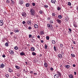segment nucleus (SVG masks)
Wrapping results in <instances>:
<instances>
[{"label":"nucleus","instance_id":"1","mask_svg":"<svg viewBox=\"0 0 78 78\" xmlns=\"http://www.w3.org/2000/svg\"><path fill=\"white\" fill-rule=\"evenodd\" d=\"M30 14L32 16H34L35 15L36 13L35 12V10L33 9H30Z\"/></svg>","mask_w":78,"mask_h":78},{"label":"nucleus","instance_id":"2","mask_svg":"<svg viewBox=\"0 0 78 78\" xmlns=\"http://www.w3.org/2000/svg\"><path fill=\"white\" fill-rule=\"evenodd\" d=\"M56 21L58 24H61V22H62L61 20L59 19H57Z\"/></svg>","mask_w":78,"mask_h":78},{"label":"nucleus","instance_id":"3","mask_svg":"<svg viewBox=\"0 0 78 78\" xmlns=\"http://www.w3.org/2000/svg\"><path fill=\"white\" fill-rule=\"evenodd\" d=\"M48 27L49 28H51H51H52L53 26L51 24H48L47 25Z\"/></svg>","mask_w":78,"mask_h":78},{"label":"nucleus","instance_id":"4","mask_svg":"<svg viewBox=\"0 0 78 78\" xmlns=\"http://www.w3.org/2000/svg\"><path fill=\"white\" fill-rule=\"evenodd\" d=\"M3 24H4V23L3 20H0V26H3Z\"/></svg>","mask_w":78,"mask_h":78},{"label":"nucleus","instance_id":"5","mask_svg":"<svg viewBox=\"0 0 78 78\" xmlns=\"http://www.w3.org/2000/svg\"><path fill=\"white\" fill-rule=\"evenodd\" d=\"M14 32L15 33H19V30H18L17 28H16L14 30Z\"/></svg>","mask_w":78,"mask_h":78},{"label":"nucleus","instance_id":"6","mask_svg":"<svg viewBox=\"0 0 78 78\" xmlns=\"http://www.w3.org/2000/svg\"><path fill=\"white\" fill-rule=\"evenodd\" d=\"M22 16L23 17H26L27 16V14L25 12H23L22 13Z\"/></svg>","mask_w":78,"mask_h":78},{"label":"nucleus","instance_id":"7","mask_svg":"<svg viewBox=\"0 0 78 78\" xmlns=\"http://www.w3.org/2000/svg\"><path fill=\"white\" fill-rule=\"evenodd\" d=\"M9 51V53L11 54V55H14V51H13L12 50H10Z\"/></svg>","mask_w":78,"mask_h":78},{"label":"nucleus","instance_id":"8","mask_svg":"<svg viewBox=\"0 0 78 78\" xmlns=\"http://www.w3.org/2000/svg\"><path fill=\"white\" fill-rule=\"evenodd\" d=\"M54 78H59V75L58 74H55L54 76Z\"/></svg>","mask_w":78,"mask_h":78},{"label":"nucleus","instance_id":"9","mask_svg":"<svg viewBox=\"0 0 78 78\" xmlns=\"http://www.w3.org/2000/svg\"><path fill=\"white\" fill-rule=\"evenodd\" d=\"M31 20H27V23L28 25H30L31 24Z\"/></svg>","mask_w":78,"mask_h":78},{"label":"nucleus","instance_id":"10","mask_svg":"<svg viewBox=\"0 0 78 78\" xmlns=\"http://www.w3.org/2000/svg\"><path fill=\"white\" fill-rule=\"evenodd\" d=\"M4 66L5 65H4V64H3V63H2L0 65V67L2 69V68H4Z\"/></svg>","mask_w":78,"mask_h":78},{"label":"nucleus","instance_id":"11","mask_svg":"<svg viewBox=\"0 0 78 78\" xmlns=\"http://www.w3.org/2000/svg\"><path fill=\"white\" fill-rule=\"evenodd\" d=\"M44 66L45 67L47 68L48 67V65L47 63L45 62L44 64Z\"/></svg>","mask_w":78,"mask_h":78},{"label":"nucleus","instance_id":"12","mask_svg":"<svg viewBox=\"0 0 78 78\" xmlns=\"http://www.w3.org/2000/svg\"><path fill=\"white\" fill-rule=\"evenodd\" d=\"M57 73H58V76L59 75L60 77V76H61V73L57 71Z\"/></svg>","mask_w":78,"mask_h":78},{"label":"nucleus","instance_id":"13","mask_svg":"<svg viewBox=\"0 0 78 78\" xmlns=\"http://www.w3.org/2000/svg\"><path fill=\"white\" fill-rule=\"evenodd\" d=\"M34 27L35 28H38L39 26L35 24L34 25Z\"/></svg>","mask_w":78,"mask_h":78},{"label":"nucleus","instance_id":"14","mask_svg":"<svg viewBox=\"0 0 78 78\" xmlns=\"http://www.w3.org/2000/svg\"><path fill=\"white\" fill-rule=\"evenodd\" d=\"M58 56L59 58H62V55L61 54H58Z\"/></svg>","mask_w":78,"mask_h":78},{"label":"nucleus","instance_id":"15","mask_svg":"<svg viewBox=\"0 0 78 78\" xmlns=\"http://www.w3.org/2000/svg\"><path fill=\"white\" fill-rule=\"evenodd\" d=\"M19 3L20 4V5H22L23 4V1L22 0H20L19 2Z\"/></svg>","mask_w":78,"mask_h":78},{"label":"nucleus","instance_id":"16","mask_svg":"<svg viewBox=\"0 0 78 78\" xmlns=\"http://www.w3.org/2000/svg\"><path fill=\"white\" fill-rule=\"evenodd\" d=\"M56 49H57V47L55 46H54V51H57V50Z\"/></svg>","mask_w":78,"mask_h":78},{"label":"nucleus","instance_id":"17","mask_svg":"<svg viewBox=\"0 0 78 78\" xmlns=\"http://www.w3.org/2000/svg\"><path fill=\"white\" fill-rule=\"evenodd\" d=\"M69 20V18H68V17H66L65 20V22H67V21H68Z\"/></svg>","mask_w":78,"mask_h":78},{"label":"nucleus","instance_id":"18","mask_svg":"<svg viewBox=\"0 0 78 78\" xmlns=\"http://www.w3.org/2000/svg\"><path fill=\"white\" fill-rule=\"evenodd\" d=\"M9 72H10L11 73H12V72H13V70L12 69H11V68H9Z\"/></svg>","mask_w":78,"mask_h":78},{"label":"nucleus","instance_id":"19","mask_svg":"<svg viewBox=\"0 0 78 78\" xmlns=\"http://www.w3.org/2000/svg\"><path fill=\"white\" fill-rule=\"evenodd\" d=\"M40 34H41V35H44V32L43 31H40Z\"/></svg>","mask_w":78,"mask_h":78},{"label":"nucleus","instance_id":"20","mask_svg":"<svg viewBox=\"0 0 78 78\" xmlns=\"http://www.w3.org/2000/svg\"><path fill=\"white\" fill-rule=\"evenodd\" d=\"M68 30H69V31H68V33L69 34H70L71 33V32H72V29L70 28H69Z\"/></svg>","mask_w":78,"mask_h":78},{"label":"nucleus","instance_id":"21","mask_svg":"<svg viewBox=\"0 0 78 78\" xmlns=\"http://www.w3.org/2000/svg\"><path fill=\"white\" fill-rule=\"evenodd\" d=\"M51 3L55 4V2H56V0H51Z\"/></svg>","mask_w":78,"mask_h":78},{"label":"nucleus","instance_id":"22","mask_svg":"<svg viewBox=\"0 0 78 78\" xmlns=\"http://www.w3.org/2000/svg\"><path fill=\"white\" fill-rule=\"evenodd\" d=\"M26 7H29L30 6V4L28 3H27L26 4Z\"/></svg>","mask_w":78,"mask_h":78},{"label":"nucleus","instance_id":"23","mask_svg":"<svg viewBox=\"0 0 78 78\" xmlns=\"http://www.w3.org/2000/svg\"><path fill=\"white\" fill-rule=\"evenodd\" d=\"M65 67H66V68H67L68 69L69 68V67H70V66L69 65H65Z\"/></svg>","mask_w":78,"mask_h":78},{"label":"nucleus","instance_id":"24","mask_svg":"<svg viewBox=\"0 0 78 78\" xmlns=\"http://www.w3.org/2000/svg\"><path fill=\"white\" fill-rule=\"evenodd\" d=\"M52 17H55V12H52Z\"/></svg>","mask_w":78,"mask_h":78},{"label":"nucleus","instance_id":"25","mask_svg":"<svg viewBox=\"0 0 78 78\" xmlns=\"http://www.w3.org/2000/svg\"><path fill=\"white\" fill-rule=\"evenodd\" d=\"M58 17L59 19H62V16L61 15H59L58 16Z\"/></svg>","mask_w":78,"mask_h":78},{"label":"nucleus","instance_id":"26","mask_svg":"<svg viewBox=\"0 0 78 78\" xmlns=\"http://www.w3.org/2000/svg\"><path fill=\"white\" fill-rule=\"evenodd\" d=\"M31 49L32 51H34L35 49L33 47H32L31 48Z\"/></svg>","mask_w":78,"mask_h":78},{"label":"nucleus","instance_id":"27","mask_svg":"<svg viewBox=\"0 0 78 78\" xmlns=\"http://www.w3.org/2000/svg\"><path fill=\"white\" fill-rule=\"evenodd\" d=\"M71 56L72 57L74 58V57H75V55L73 54H71Z\"/></svg>","mask_w":78,"mask_h":78},{"label":"nucleus","instance_id":"28","mask_svg":"<svg viewBox=\"0 0 78 78\" xmlns=\"http://www.w3.org/2000/svg\"><path fill=\"white\" fill-rule=\"evenodd\" d=\"M69 78H73V75H72V74H70L69 75Z\"/></svg>","mask_w":78,"mask_h":78},{"label":"nucleus","instance_id":"29","mask_svg":"<svg viewBox=\"0 0 78 78\" xmlns=\"http://www.w3.org/2000/svg\"><path fill=\"white\" fill-rule=\"evenodd\" d=\"M15 67L16 69H20V67L18 66H16Z\"/></svg>","mask_w":78,"mask_h":78},{"label":"nucleus","instance_id":"30","mask_svg":"<svg viewBox=\"0 0 78 78\" xmlns=\"http://www.w3.org/2000/svg\"><path fill=\"white\" fill-rule=\"evenodd\" d=\"M5 45L6 46V47H8V45H9L8 43V42H6L5 44Z\"/></svg>","mask_w":78,"mask_h":78},{"label":"nucleus","instance_id":"31","mask_svg":"<svg viewBox=\"0 0 78 78\" xmlns=\"http://www.w3.org/2000/svg\"><path fill=\"white\" fill-rule=\"evenodd\" d=\"M52 43L53 44H55L56 42L55 41V40H52Z\"/></svg>","mask_w":78,"mask_h":78},{"label":"nucleus","instance_id":"32","mask_svg":"<svg viewBox=\"0 0 78 78\" xmlns=\"http://www.w3.org/2000/svg\"><path fill=\"white\" fill-rule=\"evenodd\" d=\"M49 22L50 23H53V20H50Z\"/></svg>","mask_w":78,"mask_h":78},{"label":"nucleus","instance_id":"33","mask_svg":"<svg viewBox=\"0 0 78 78\" xmlns=\"http://www.w3.org/2000/svg\"><path fill=\"white\" fill-rule=\"evenodd\" d=\"M73 25L74 27H77V25H76V23H73Z\"/></svg>","mask_w":78,"mask_h":78},{"label":"nucleus","instance_id":"34","mask_svg":"<svg viewBox=\"0 0 78 78\" xmlns=\"http://www.w3.org/2000/svg\"><path fill=\"white\" fill-rule=\"evenodd\" d=\"M19 49V48H18V47H17V46H15L14 47V49L15 50H17V49Z\"/></svg>","mask_w":78,"mask_h":78},{"label":"nucleus","instance_id":"35","mask_svg":"<svg viewBox=\"0 0 78 78\" xmlns=\"http://www.w3.org/2000/svg\"><path fill=\"white\" fill-rule=\"evenodd\" d=\"M20 55L21 56H23V55H25V53L22 52L21 53H20Z\"/></svg>","mask_w":78,"mask_h":78},{"label":"nucleus","instance_id":"36","mask_svg":"<svg viewBox=\"0 0 78 78\" xmlns=\"http://www.w3.org/2000/svg\"><path fill=\"white\" fill-rule=\"evenodd\" d=\"M47 44H45L44 45V48L45 49H47Z\"/></svg>","mask_w":78,"mask_h":78},{"label":"nucleus","instance_id":"37","mask_svg":"<svg viewBox=\"0 0 78 78\" xmlns=\"http://www.w3.org/2000/svg\"><path fill=\"white\" fill-rule=\"evenodd\" d=\"M32 54L33 56H35L36 55V53L34 52H33L32 53Z\"/></svg>","mask_w":78,"mask_h":78},{"label":"nucleus","instance_id":"38","mask_svg":"<svg viewBox=\"0 0 78 78\" xmlns=\"http://www.w3.org/2000/svg\"><path fill=\"white\" fill-rule=\"evenodd\" d=\"M5 76L6 78H8L9 77V75L8 74H5Z\"/></svg>","mask_w":78,"mask_h":78},{"label":"nucleus","instance_id":"39","mask_svg":"<svg viewBox=\"0 0 78 78\" xmlns=\"http://www.w3.org/2000/svg\"><path fill=\"white\" fill-rule=\"evenodd\" d=\"M57 9L58 11H60V10H61V7H58V8H57Z\"/></svg>","mask_w":78,"mask_h":78},{"label":"nucleus","instance_id":"40","mask_svg":"<svg viewBox=\"0 0 78 78\" xmlns=\"http://www.w3.org/2000/svg\"><path fill=\"white\" fill-rule=\"evenodd\" d=\"M11 1H12V3L14 4V0H11Z\"/></svg>","mask_w":78,"mask_h":78},{"label":"nucleus","instance_id":"41","mask_svg":"<svg viewBox=\"0 0 78 78\" xmlns=\"http://www.w3.org/2000/svg\"><path fill=\"white\" fill-rule=\"evenodd\" d=\"M39 13H40V14H42L43 13V12H42V10H40V11L39 12Z\"/></svg>","mask_w":78,"mask_h":78},{"label":"nucleus","instance_id":"42","mask_svg":"<svg viewBox=\"0 0 78 78\" xmlns=\"http://www.w3.org/2000/svg\"><path fill=\"white\" fill-rule=\"evenodd\" d=\"M32 5L33 6H34L36 5V4H35L34 2H33L32 3Z\"/></svg>","mask_w":78,"mask_h":78},{"label":"nucleus","instance_id":"43","mask_svg":"<svg viewBox=\"0 0 78 78\" xmlns=\"http://www.w3.org/2000/svg\"><path fill=\"white\" fill-rule=\"evenodd\" d=\"M44 6V7H45V8H48V6L47 5H45Z\"/></svg>","mask_w":78,"mask_h":78},{"label":"nucleus","instance_id":"44","mask_svg":"<svg viewBox=\"0 0 78 78\" xmlns=\"http://www.w3.org/2000/svg\"><path fill=\"white\" fill-rule=\"evenodd\" d=\"M68 5H69V6H71V3H70V2H68Z\"/></svg>","mask_w":78,"mask_h":78},{"label":"nucleus","instance_id":"45","mask_svg":"<svg viewBox=\"0 0 78 78\" xmlns=\"http://www.w3.org/2000/svg\"><path fill=\"white\" fill-rule=\"evenodd\" d=\"M61 54H62V55H64V52H63V51H61Z\"/></svg>","mask_w":78,"mask_h":78},{"label":"nucleus","instance_id":"46","mask_svg":"<svg viewBox=\"0 0 78 78\" xmlns=\"http://www.w3.org/2000/svg\"><path fill=\"white\" fill-rule=\"evenodd\" d=\"M32 37V35H31V34H29V38H31V37Z\"/></svg>","mask_w":78,"mask_h":78},{"label":"nucleus","instance_id":"47","mask_svg":"<svg viewBox=\"0 0 78 78\" xmlns=\"http://www.w3.org/2000/svg\"><path fill=\"white\" fill-rule=\"evenodd\" d=\"M46 38L47 40H49V37L47 36L46 37Z\"/></svg>","mask_w":78,"mask_h":78},{"label":"nucleus","instance_id":"48","mask_svg":"<svg viewBox=\"0 0 78 78\" xmlns=\"http://www.w3.org/2000/svg\"><path fill=\"white\" fill-rule=\"evenodd\" d=\"M6 2L7 3H9V1L8 0H7Z\"/></svg>","mask_w":78,"mask_h":78},{"label":"nucleus","instance_id":"49","mask_svg":"<svg viewBox=\"0 0 78 78\" xmlns=\"http://www.w3.org/2000/svg\"><path fill=\"white\" fill-rule=\"evenodd\" d=\"M16 75L17 76H20V74L19 73H17Z\"/></svg>","mask_w":78,"mask_h":78},{"label":"nucleus","instance_id":"50","mask_svg":"<svg viewBox=\"0 0 78 78\" xmlns=\"http://www.w3.org/2000/svg\"><path fill=\"white\" fill-rule=\"evenodd\" d=\"M60 47H63V45H62V44H60Z\"/></svg>","mask_w":78,"mask_h":78},{"label":"nucleus","instance_id":"51","mask_svg":"<svg viewBox=\"0 0 78 78\" xmlns=\"http://www.w3.org/2000/svg\"><path fill=\"white\" fill-rule=\"evenodd\" d=\"M2 56L3 57V58H5V57H6V56L5 55H2Z\"/></svg>","mask_w":78,"mask_h":78},{"label":"nucleus","instance_id":"52","mask_svg":"<svg viewBox=\"0 0 78 78\" xmlns=\"http://www.w3.org/2000/svg\"><path fill=\"white\" fill-rule=\"evenodd\" d=\"M50 69L51 70H52V71H53V68H51Z\"/></svg>","mask_w":78,"mask_h":78},{"label":"nucleus","instance_id":"53","mask_svg":"<svg viewBox=\"0 0 78 78\" xmlns=\"http://www.w3.org/2000/svg\"><path fill=\"white\" fill-rule=\"evenodd\" d=\"M48 20H51V19H50V17H48V19H47Z\"/></svg>","mask_w":78,"mask_h":78},{"label":"nucleus","instance_id":"54","mask_svg":"<svg viewBox=\"0 0 78 78\" xmlns=\"http://www.w3.org/2000/svg\"><path fill=\"white\" fill-rule=\"evenodd\" d=\"M73 66L74 67H75V66H76V65L75 64H73Z\"/></svg>","mask_w":78,"mask_h":78},{"label":"nucleus","instance_id":"55","mask_svg":"<svg viewBox=\"0 0 78 78\" xmlns=\"http://www.w3.org/2000/svg\"><path fill=\"white\" fill-rule=\"evenodd\" d=\"M37 38H38V39H39V38H40V36L38 35L37 36Z\"/></svg>","mask_w":78,"mask_h":78},{"label":"nucleus","instance_id":"56","mask_svg":"<svg viewBox=\"0 0 78 78\" xmlns=\"http://www.w3.org/2000/svg\"><path fill=\"white\" fill-rule=\"evenodd\" d=\"M74 74L75 75H76V72H74Z\"/></svg>","mask_w":78,"mask_h":78},{"label":"nucleus","instance_id":"57","mask_svg":"<svg viewBox=\"0 0 78 78\" xmlns=\"http://www.w3.org/2000/svg\"><path fill=\"white\" fill-rule=\"evenodd\" d=\"M23 24H25V21H23Z\"/></svg>","mask_w":78,"mask_h":78},{"label":"nucleus","instance_id":"58","mask_svg":"<svg viewBox=\"0 0 78 78\" xmlns=\"http://www.w3.org/2000/svg\"><path fill=\"white\" fill-rule=\"evenodd\" d=\"M29 30H31V27H28Z\"/></svg>","mask_w":78,"mask_h":78},{"label":"nucleus","instance_id":"59","mask_svg":"<svg viewBox=\"0 0 78 78\" xmlns=\"http://www.w3.org/2000/svg\"><path fill=\"white\" fill-rule=\"evenodd\" d=\"M75 41H73V43L74 44H75Z\"/></svg>","mask_w":78,"mask_h":78},{"label":"nucleus","instance_id":"60","mask_svg":"<svg viewBox=\"0 0 78 78\" xmlns=\"http://www.w3.org/2000/svg\"><path fill=\"white\" fill-rule=\"evenodd\" d=\"M41 43H43L44 42V41H43V40H41Z\"/></svg>","mask_w":78,"mask_h":78},{"label":"nucleus","instance_id":"61","mask_svg":"<svg viewBox=\"0 0 78 78\" xmlns=\"http://www.w3.org/2000/svg\"><path fill=\"white\" fill-rule=\"evenodd\" d=\"M13 34V32H12L10 33V34H11V35H12V34Z\"/></svg>","mask_w":78,"mask_h":78},{"label":"nucleus","instance_id":"62","mask_svg":"<svg viewBox=\"0 0 78 78\" xmlns=\"http://www.w3.org/2000/svg\"><path fill=\"white\" fill-rule=\"evenodd\" d=\"M33 73V71H30V73Z\"/></svg>","mask_w":78,"mask_h":78},{"label":"nucleus","instance_id":"63","mask_svg":"<svg viewBox=\"0 0 78 78\" xmlns=\"http://www.w3.org/2000/svg\"><path fill=\"white\" fill-rule=\"evenodd\" d=\"M34 74L35 75H37V73H34Z\"/></svg>","mask_w":78,"mask_h":78},{"label":"nucleus","instance_id":"64","mask_svg":"<svg viewBox=\"0 0 78 78\" xmlns=\"http://www.w3.org/2000/svg\"><path fill=\"white\" fill-rule=\"evenodd\" d=\"M76 9H77V11H78V6L77 7V8H76Z\"/></svg>","mask_w":78,"mask_h":78}]
</instances>
